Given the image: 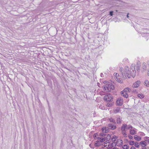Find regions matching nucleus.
Segmentation results:
<instances>
[{"label":"nucleus","mask_w":149,"mask_h":149,"mask_svg":"<svg viewBox=\"0 0 149 149\" xmlns=\"http://www.w3.org/2000/svg\"><path fill=\"white\" fill-rule=\"evenodd\" d=\"M123 149H128L129 146L128 145H125L123 146Z\"/></svg>","instance_id":"22"},{"label":"nucleus","mask_w":149,"mask_h":149,"mask_svg":"<svg viewBox=\"0 0 149 149\" xmlns=\"http://www.w3.org/2000/svg\"><path fill=\"white\" fill-rule=\"evenodd\" d=\"M109 148V149H113V148L111 147H110Z\"/></svg>","instance_id":"53"},{"label":"nucleus","mask_w":149,"mask_h":149,"mask_svg":"<svg viewBox=\"0 0 149 149\" xmlns=\"http://www.w3.org/2000/svg\"><path fill=\"white\" fill-rule=\"evenodd\" d=\"M135 64H132L131 66L130 70H129V68L128 67L125 68L126 75L128 78H131V76L133 78L135 77L136 72L135 70ZM123 69V68H121L120 70L121 72L123 77L125 78L126 77V75H124L123 72H122Z\"/></svg>","instance_id":"1"},{"label":"nucleus","mask_w":149,"mask_h":149,"mask_svg":"<svg viewBox=\"0 0 149 149\" xmlns=\"http://www.w3.org/2000/svg\"><path fill=\"white\" fill-rule=\"evenodd\" d=\"M74 91L75 93H76V89H74Z\"/></svg>","instance_id":"54"},{"label":"nucleus","mask_w":149,"mask_h":149,"mask_svg":"<svg viewBox=\"0 0 149 149\" xmlns=\"http://www.w3.org/2000/svg\"><path fill=\"white\" fill-rule=\"evenodd\" d=\"M113 149H119L118 148H116V147H114L113 148Z\"/></svg>","instance_id":"52"},{"label":"nucleus","mask_w":149,"mask_h":149,"mask_svg":"<svg viewBox=\"0 0 149 149\" xmlns=\"http://www.w3.org/2000/svg\"><path fill=\"white\" fill-rule=\"evenodd\" d=\"M104 146V147H102L101 148H100V149H103L104 147L105 146Z\"/></svg>","instance_id":"56"},{"label":"nucleus","mask_w":149,"mask_h":149,"mask_svg":"<svg viewBox=\"0 0 149 149\" xmlns=\"http://www.w3.org/2000/svg\"><path fill=\"white\" fill-rule=\"evenodd\" d=\"M108 120H109L110 121V122L112 123H114V124L116 123V122L115 120L114 119L112 118H109L108 119Z\"/></svg>","instance_id":"15"},{"label":"nucleus","mask_w":149,"mask_h":149,"mask_svg":"<svg viewBox=\"0 0 149 149\" xmlns=\"http://www.w3.org/2000/svg\"><path fill=\"white\" fill-rule=\"evenodd\" d=\"M99 108H100L101 109H104V108H103V107H102L101 106H100L99 107Z\"/></svg>","instance_id":"46"},{"label":"nucleus","mask_w":149,"mask_h":149,"mask_svg":"<svg viewBox=\"0 0 149 149\" xmlns=\"http://www.w3.org/2000/svg\"><path fill=\"white\" fill-rule=\"evenodd\" d=\"M130 88H125L121 92L122 96L124 97L127 98L128 97V93L130 92Z\"/></svg>","instance_id":"3"},{"label":"nucleus","mask_w":149,"mask_h":149,"mask_svg":"<svg viewBox=\"0 0 149 149\" xmlns=\"http://www.w3.org/2000/svg\"><path fill=\"white\" fill-rule=\"evenodd\" d=\"M97 139H98V140H99V141H100L101 140V138L98 137H97Z\"/></svg>","instance_id":"47"},{"label":"nucleus","mask_w":149,"mask_h":149,"mask_svg":"<svg viewBox=\"0 0 149 149\" xmlns=\"http://www.w3.org/2000/svg\"><path fill=\"white\" fill-rule=\"evenodd\" d=\"M116 79L117 81L118 82L120 83H122V80L120 78V77L119 78H116Z\"/></svg>","instance_id":"18"},{"label":"nucleus","mask_w":149,"mask_h":149,"mask_svg":"<svg viewBox=\"0 0 149 149\" xmlns=\"http://www.w3.org/2000/svg\"><path fill=\"white\" fill-rule=\"evenodd\" d=\"M106 106L109 107H111L114 104L113 101L108 102Z\"/></svg>","instance_id":"12"},{"label":"nucleus","mask_w":149,"mask_h":149,"mask_svg":"<svg viewBox=\"0 0 149 149\" xmlns=\"http://www.w3.org/2000/svg\"><path fill=\"white\" fill-rule=\"evenodd\" d=\"M122 120L120 119V118H117L116 119V122L117 124H120L121 123Z\"/></svg>","instance_id":"20"},{"label":"nucleus","mask_w":149,"mask_h":149,"mask_svg":"<svg viewBox=\"0 0 149 149\" xmlns=\"http://www.w3.org/2000/svg\"><path fill=\"white\" fill-rule=\"evenodd\" d=\"M115 143L114 142H113L111 144H110V146L111 147L113 148V144Z\"/></svg>","instance_id":"40"},{"label":"nucleus","mask_w":149,"mask_h":149,"mask_svg":"<svg viewBox=\"0 0 149 149\" xmlns=\"http://www.w3.org/2000/svg\"><path fill=\"white\" fill-rule=\"evenodd\" d=\"M107 135L106 134H104L103 133H100V136L101 137H105Z\"/></svg>","instance_id":"23"},{"label":"nucleus","mask_w":149,"mask_h":149,"mask_svg":"<svg viewBox=\"0 0 149 149\" xmlns=\"http://www.w3.org/2000/svg\"><path fill=\"white\" fill-rule=\"evenodd\" d=\"M89 146L91 148H94V147H93V146L91 144L89 145Z\"/></svg>","instance_id":"42"},{"label":"nucleus","mask_w":149,"mask_h":149,"mask_svg":"<svg viewBox=\"0 0 149 149\" xmlns=\"http://www.w3.org/2000/svg\"><path fill=\"white\" fill-rule=\"evenodd\" d=\"M104 83L106 84L103 86V88H104V91H106L107 90V91L110 92L111 90L114 89V86L111 83L107 82V81H104Z\"/></svg>","instance_id":"2"},{"label":"nucleus","mask_w":149,"mask_h":149,"mask_svg":"<svg viewBox=\"0 0 149 149\" xmlns=\"http://www.w3.org/2000/svg\"><path fill=\"white\" fill-rule=\"evenodd\" d=\"M103 99L107 102L113 101V97L110 93H109L104 96Z\"/></svg>","instance_id":"4"},{"label":"nucleus","mask_w":149,"mask_h":149,"mask_svg":"<svg viewBox=\"0 0 149 149\" xmlns=\"http://www.w3.org/2000/svg\"><path fill=\"white\" fill-rule=\"evenodd\" d=\"M128 137L129 139H133V137L131 135H129L128 136Z\"/></svg>","instance_id":"37"},{"label":"nucleus","mask_w":149,"mask_h":149,"mask_svg":"<svg viewBox=\"0 0 149 149\" xmlns=\"http://www.w3.org/2000/svg\"><path fill=\"white\" fill-rule=\"evenodd\" d=\"M140 135L141 136H143L145 135V134L143 132H140Z\"/></svg>","instance_id":"33"},{"label":"nucleus","mask_w":149,"mask_h":149,"mask_svg":"<svg viewBox=\"0 0 149 149\" xmlns=\"http://www.w3.org/2000/svg\"><path fill=\"white\" fill-rule=\"evenodd\" d=\"M142 149H147L145 147H143Z\"/></svg>","instance_id":"51"},{"label":"nucleus","mask_w":149,"mask_h":149,"mask_svg":"<svg viewBox=\"0 0 149 149\" xmlns=\"http://www.w3.org/2000/svg\"><path fill=\"white\" fill-rule=\"evenodd\" d=\"M108 127L110 130H114L116 128V125L112 123H109L108 125Z\"/></svg>","instance_id":"5"},{"label":"nucleus","mask_w":149,"mask_h":149,"mask_svg":"<svg viewBox=\"0 0 149 149\" xmlns=\"http://www.w3.org/2000/svg\"><path fill=\"white\" fill-rule=\"evenodd\" d=\"M146 64L145 63L143 62L142 64V72L145 71L146 70Z\"/></svg>","instance_id":"6"},{"label":"nucleus","mask_w":149,"mask_h":149,"mask_svg":"<svg viewBox=\"0 0 149 149\" xmlns=\"http://www.w3.org/2000/svg\"><path fill=\"white\" fill-rule=\"evenodd\" d=\"M140 84V81H137L133 84V86L134 88H137L138 87Z\"/></svg>","instance_id":"7"},{"label":"nucleus","mask_w":149,"mask_h":149,"mask_svg":"<svg viewBox=\"0 0 149 149\" xmlns=\"http://www.w3.org/2000/svg\"><path fill=\"white\" fill-rule=\"evenodd\" d=\"M116 104L117 105H119L120 106H121L122 105H120V102L119 101V99H117V100L116 102Z\"/></svg>","instance_id":"29"},{"label":"nucleus","mask_w":149,"mask_h":149,"mask_svg":"<svg viewBox=\"0 0 149 149\" xmlns=\"http://www.w3.org/2000/svg\"><path fill=\"white\" fill-rule=\"evenodd\" d=\"M120 109L118 108H117L115 109V112L116 113H118V112L119 111Z\"/></svg>","instance_id":"38"},{"label":"nucleus","mask_w":149,"mask_h":149,"mask_svg":"<svg viewBox=\"0 0 149 149\" xmlns=\"http://www.w3.org/2000/svg\"><path fill=\"white\" fill-rule=\"evenodd\" d=\"M127 126V125L125 124H124L122 125L121 127V130L122 132L124 133L125 130V129H126Z\"/></svg>","instance_id":"9"},{"label":"nucleus","mask_w":149,"mask_h":149,"mask_svg":"<svg viewBox=\"0 0 149 149\" xmlns=\"http://www.w3.org/2000/svg\"><path fill=\"white\" fill-rule=\"evenodd\" d=\"M129 14V13H127V18H129V16H128Z\"/></svg>","instance_id":"50"},{"label":"nucleus","mask_w":149,"mask_h":149,"mask_svg":"<svg viewBox=\"0 0 149 149\" xmlns=\"http://www.w3.org/2000/svg\"><path fill=\"white\" fill-rule=\"evenodd\" d=\"M113 11H110L109 12V15L111 16H112L113 15Z\"/></svg>","instance_id":"35"},{"label":"nucleus","mask_w":149,"mask_h":149,"mask_svg":"<svg viewBox=\"0 0 149 149\" xmlns=\"http://www.w3.org/2000/svg\"><path fill=\"white\" fill-rule=\"evenodd\" d=\"M118 138L117 136L114 135L111 138L112 141L113 142H115L116 140V139Z\"/></svg>","instance_id":"14"},{"label":"nucleus","mask_w":149,"mask_h":149,"mask_svg":"<svg viewBox=\"0 0 149 149\" xmlns=\"http://www.w3.org/2000/svg\"><path fill=\"white\" fill-rule=\"evenodd\" d=\"M134 139L136 141H140L141 140V138L137 135H134Z\"/></svg>","instance_id":"13"},{"label":"nucleus","mask_w":149,"mask_h":149,"mask_svg":"<svg viewBox=\"0 0 149 149\" xmlns=\"http://www.w3.org/2000/svg\"><path fill=\"white\" fill-rule=\"evenodd\" d=\"M140 144L142 147H144L147 145V143L145 141H142L140 142Z\"/></svg>","instance_id":"10"},{"label":"nucleus","mask_w":149,"mask_h":149,"mask_svg":"<svg viewBox=\"0 0 149 149\" xmlns=\"http://www.w3.org/2000/svg\"><path fill=\"white\" fill-rule=\"evenodd\" d=\"M134 146L135 147L137 148H139V144L138 143L137 141H136L134 143Z\"/></svg>","instance_id":"21"},{"label":"nucleus","mask_w":149,"mask_h":149,"mask_svg":"<svg viewBox=\"0 0 149 149\" xmlns=\"http://www.w3.org/2000/svg\"><path fill=\"white\" fill-rule=\"evenodd\" d=\"M114 75L115 76L116 78L120 77V75H119L118 74H117V73H114Z\"/></svg>","instance_id":"27"},{"label":"nucleus","mask_w":149,"mask_h":149,"mask_svg":"<svg viewBox=\"0 0 149 149\" xmlns=\"http://www.w3.org/2000/svg\"><path fill=\"white\" fill-rule=\"evenodd\" d=\"M101 144L100 143V142L98 140L96 141V142L95 143V146L96 147H98L100 146Z\"/></svg>","instance_id":"16"},{"label":"nucleus","mask_w":149,"mask_h":149,"mask_svg":"<svg viewBox=\"0 0 149 149\" xmlns=\"http://www.w3.org/2000/svg\"><path fill=\"white\" fill-rule=\"evenodd\" d=\"M104 139L103 138H101V140H100V141L101 142H102L104 141Z\"/></svg>","instance_id":"39"},{"label":"nucleus","mask_w":149,"mask_h":149,"mask_svg":"<svg viewBox=\"0 0 149 149\" xmlns=\"http://www.w3.org/2000/svg\"><path fill=\"white\" fill-rule=\"evenodd\" d=\"M100 76L102 77H103L104 76V74H103L102 73H101L100 74Z\"/></svg>","instance_id":"45"},{"label":"nucleus","mask_w":149,"mask_h":149,"mask_svg":"<svg viewBox=\"0 0 149 149\" xmlns=\"http://www.w3.org/2000/svg\"><path fill=\"white\" fill-rule=\"evenodd\" d=\"M118 142H119V140L118 139V140L117 141V142H116V143H118Z\"/></svg>","instance_id":"57"},{"label":"nucleus","mask_w":149,"mask_h":149,"mask_svg":"<svg viewBox=\"0 0 149 149\" xmlns=\"http://www.w3.org/2000/svg\"><path fill=\"white\" fill-rule=\"evenodd\" d=\"M140 67L141 66H136V70H137V71L138 72H139L140 70Z\"/></svg>","instance_id":"30"},{"label":"nucleus","mask_w":149,"mask_h":149,"mask_svg":"<svg viewBox=\"0 0 149 149\" xmlns=\"http://www.w3.org/2000/svg\"><path fill=\"white\" fill-rule=\"evenodd\" d=\"M133 129H130V134L131 135H134L136 134V132L135 130L134 129H135V128H134Z\"/></svg>","instance_id":"11"},{"label":"nucleus","mask_w":149,"mask_h":149,"mask_svg":"<svg viewBox=\"0 0 149 149\" xmlns=\"http://www.w3.org/2000/svg\"><path fill=\"white\" fill-rule=\"evenodd\" d=\"M147 74L148 76H149V70H148V72Z\"/></svg>","instance_id":"55"},{"label":"nucleus","mask_w":149,"mask_h":149,"mask_svg":"<svg viewBox=\"0 0 149 149\" xmlns=\"http://www.w3.org/2000/svg\"><path fill=\"white\" fill-rule=\"evenodd\" d=\"M145 141L146 143H149V137L147 136H146L144 137Z\"/></svg>","instance_id":"19"},{"label":"nucleus","mask_w":149,"mask_h":149,"mask_svg":"<svg viewBox=\"0 0 149 149\" xmlns=\"http://www.w3.org/2000/svg\"><path fill=\"white\" fill-rule=\"evenodd\" d=\"M130 149H136V148L134 146H132Z\"/></svg>","instance_id":"43"},{"label":"nucleus","mask_w":149,"mask_h":149,"mask_svg":"<svg viewBox=\"0 0 149 149\" xmlns=\"http://www.w3.org/2000/svg\"><path fill=\"white\" fill-rule=\"evenodd\" d=\"M109 129L108 127H105L102 128V130L103 133H107L109 132Z\"/></svg>","instance_id":"8"},{"label":"nucleus","mask_w":149,"mask_h":149,"mask_svg":"<svg viewBox=\"0 0 149 149\" xmlns=\"http://www.w3.org/2000/svg\"><path fill=\"white\" fill-rule=\"evenodd\" d=\"M144 85L146 86L149 87V81L147 80H146L144 82Z\"/></svg>","instance_id":"17"},{"label":"nucleus","mask_w":149,"mask_h":149,"mask_svg":"<svg viewBox=\"0 0 149 149\" xmlns=\"http://www.w3.org/2000/svg\"><path fill=\"white\" fill-rule=\"evenodd\" d=\"M137 96L141 99L143 98L144 97L143 95L142 94H138Z\"/></svg>","instance_id":"26"},{"label":"nucleus","mask_w":149,"mask_h":149,"mask_svg":"<svg viewBox=\"0 0 149 149\" xmlns=\"http://www.w3.org/2000/svg\"><path fill=\"white\" fill-rule=\"evenodd\" d=\"M104 138V141H105L106 140H108V139H107V137H104V138Z\"/></svg>","instance_id":"48"},{"label":"nucleus","mask_w":149,"mask_h":149,"mask_svg":"<svg viewBox=\"0 0 149 149\" xmlns=\"http://www.w3.org/2000/svg\"><path fill=\"white\" fill-rule=\"evenodd\" d=\"M129 144L133 146L134 144V141H129Z\"/></svg>","instance_id":"25"},{"label":"nucleus","mask_w":149,"mask_h":149,"mask_svg":"<svg viewBox=\"0 0 149 149\" xmlns=\"http://www.w3.org/2000/svg\"><path fill=\"white\" fill-rule=\"evenodd\" d=\"M116 12H118V10H116Z\"/></svg>","instance_id":"59"},{"label":"nucleus","mask_w":149,"mask_h":149,"mask_svg":"<svg viewBox=\"0 0 149 149\" xmlns=\"http://www.w3.org/2000/svg\"><path fill=\"white\" fill-rule=\"evenodd\" d=\"M141 66V64L140 63V61H139L137 62L136 64V66Z\"/></svg>","instance_id":"36"},{"label":"nucleus","mask_w":149,"mask_h":149,"mask_svg":"<svg viewBox=\"0 0 149 149\" xmlns=\"http://www.w3.org/2000/svg\"><path fill=\"white\" fill-rule=\"evenodd\" d=\"M108 141H109V140L105 142H104V143H105V144H107V143H109V142H108Z\"/></svg>","instance_id":"49"},{"label":"nucleus","mask_w":149,"mask_h":149,"mask_svg":"<svg viewBox=\"0 0 149 149\" xmlns=\"http://www.w3.org/2000/svg\"><path fill=\"white\" fill-rule=\"evenodd\" d=\"M98 135L97 134V133H95L93 135V138L95 139H96V138H97V136Z\"/></svg>","instance_id":"32"},{"label":"nucleus","mask_w":149,"mask_h":149,"mask_svg":"<svg viewBox=\"0 0 149 149\" xmlns=\"http://www.w3.org/2000/svg\"><path fill=\"white\" fill-rule=\"evenodd\" d=\"M118 99H119V101L120 102V105H122L123 103V98L121 97H120L118 98Z\"/></svg>","instance_id":"24"},{"label":"nucleus","mask_w":149,"mask_h":149,"mask_svg":"<svg viewBox=\"0 0 149 149\" xmlns=\"http://www.w3.org/2000/svg\"><path fill=\"white\" fill-rule=\"evenodd\" d=\"M122 133L123 134V135H124V136L125 137H127V134L126 133L125 130V131H124V133L122 132Z\"/></svg>","instance_id":"34"},{"label":"nucleus","mask_w":149,"mask_h":149,"mask_svg":"<svg viewBox=\"0 0 149 149\" xmlns=\"http://www.w3.org/2000/svg\"><path fill=\"white\" fill-rule=\"evenodd\" d=\"M114 144H114V146H116V143H115Z\"/></svg>","instance_id":"58"},{"label":"nucleus","mask_w":149,"mask_h":149,"mask_svg":"<svg viewBox=\"0 0 149 149\" xmlns=\"http://www.w3.org/2000/svg\"><path fill=\"white\" fill-rule=\"evenodd\" d=\"M111 135L108 134L107 136V139H108L109 140H110L111 138Z\"/></svg>","instance_id":"31"},{"label":"nucleus","mask_w":149,"mask_h":149,"mask_svg":"<svg viewBox=\"0 0 149 149\" xmlns=\"http://www.w3.org/2000/svg\"><path fill=\"white\" fill-rule=\"evenodd\" d=\"M120 140V145L121 146H122L123 143V141L122 140Z\"/></svg>","instance_id":"41"},{"label":"nucleus","mask_w":149,"mask_h":149,"mask_svg":"<svg viewBox=\"0 0 149 149\" xmlns=\"http://www.w3.org/2000/svg\"><path fill=\"white\" fill-rule=\"evenodd\" d=\"M133 128L130 125H128V126H127L126 129L127 130H130L132 129Z\"/></svg>","instance_id":"28"},{"label":"nucleus","mask_w":149,"mask_h":149,"mask_svg":"<svg viewBox=\"0 0 149 149\" xmlns=\"http://www.w3.org/2000/svg\"><path fill=\"white\" fill-rule=\"evenodd\" d=\"M144 34H145H145L146 35V36H148L149 34L148 33H144L143 34V36H143V35Z\"/></svg>","instance_id":"44"},{"label":"nucleus","mask_w":149,"mask_h":149,"mask_svg":"<svg viewBox=\"0 0 149 149\" xmlns=\"http://www.w3.org/2000/svg\"><path fill=\"white\" fill-rule=\"evenodd\" d=\"M106 149H109V148H107Z\"/></svg>","instance_id":"60"}]
</instances>
